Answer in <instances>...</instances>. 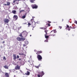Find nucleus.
Masks as SVG:
<instances>
[{
	"label": "nucleus",
	"instance_id": "obj_2",
	"mask_svg": "<svg viewBox=\"0 0 77 77\" xmlns=\"http://www.w3.org/2000/svg\"><path fill=\"white\" fill-rule=\"evenodd\" d=\"M37 58L38 59V60L39 61H41V60L42 59V56L40 55H38L37 56Z\"/></svg>",
	"mask_w": 77,
	"mask_h": 77
},
{
	"label": "nucleus",
	"instance_id": "obj_18",
	"mask_svg": "<svg viewBox=\"0 0 77 77\" xmlns=\"http://www.w3.org/2000/svg\"><path fill=\"white\" fill-rule=\"evenodd\" d=\"M12 12L13 13V14H16V11L13 10L12 11Z\"/></svg>",
	"mask_w": 77,
	"mask_h": 77
},
{
	"label": "nucleus",
	"instance_id": "obj_14",
	"mask_svg": "<svg viewBox=\"0 0 77 77\" xmlns=\"http://www.w3.org/2000/svg\"><path fill=\"white\" fill-rule=\"evenodd\" d=\"M40 53H42V51H37V53H36V54H37V55H38Z\"/></svg>",
	"mask_w": 77,
	"mask_h": 77
},
{
	"label": "nucleus",
	"instance_id": "obj_6",
	"mask_svg": "<svg viewBox=\"0 0 77 77\" xmlns=\"http://www.w3.org/2000/svg\"><path fill=\"white\" fill-rule=\"evenodd\" d=\"M22 33H23L24 35V36H26L27 35V32L26 31H24L22 32Z\"/></svg>",
	"mask_w": 77,
	"mask_h": 77
},
{
	"label": "nucleus",
	"instance_id": "obj_43",
	"mask_svg": "<svg viewBox=\"0 0 77 77\" xmlns=\"http://www.w3.org/2000/svg\"><path fill=\"white\" fill-rule=\"evenodd\" d=\"M19 60H21V59L20 58V59H19Z\"/></svg>",
	"mask_w": 77,
	"mask_h": 77
},
{
	"label": "nucleus",
	"instance_id": "obj_24",
	"mask_svg": "<svg viewBox=\"0 0 77 77\" xmlns=\"http://www.w3.org/2000/svg\"><path fill=\"white\" fill-rule=\"evenodd\" d=\"M34 1H35V0H30L31 3H34Z\"/></svg>",
	"mask_w": 77,
	"mask_h": 77
},
{
	"label": "nucleus",
	"instance_id": "obj_35",
	"mask_svg": "<svg viewBox=\"0 0 77 77\" xmlns=\"http://www.w3.org/2000/svg\"><path fill=\"white\" fill-rule=\"evenodd\" d=\"M19 56L17 55V59H18V58H19Z\"/></svg>",
	"mask_w": 77,
	"mask_h": 77
},
{
	"label": "nucleus",
	"instance_id": "obj_39",
	"mask_svg": "<svg viewBox=\"0 0 77 77\" xmlns=\"http://www.w3.org/2000/svg\"><path fill=\"white\" fill-rule=\"evenodd\" d=\"M68 30H69V31L70 30V28H69L68 29Z\"/></svg>",
	"mask_w": 77,
	"mask_h": 77
},
{
	"label": "nucleus",
	"instance_id": "obj_15",
	"mask_svg": "<svg viewBox=\"0 0 77 77\" xmlns=\"http://www.w3.org/2000/svg\"><path fill=\"white\" fill-rule=\"evenodd\" d=\"M13 56L14 57V60H16V59H17V57H16V55L15 54H14L13 55Z\"/></svg>",
	"mask_w": 77,
	"mask_h": 77
},
{
	"label": "nucleus",
	"instance_id": "obj_22",
	"mask_svg": "<svg viewBox=\"0 0 77 77\" xmlns=\"http://www.w3.org/2000/svg\"><path fill=\"white\" fill-rule=\"evenodd\" d=\"M52 31H53V32H54V33H56L57 32V31H56V29L53 30H52Z\"/></svg>",
	"mask_w": 77,
	"mask_h": 77
},
{
	"label": "nucleus",
	"instance_id": "obj_50",
	"mask_svg": "<svg viewBox=\"0 0 77 77\" xmlns=\"http://www.w3.org/2000/svg\"><path fill=\"white\" fill-rule=\"evenodd\" d=\"M33 28H34V27H33Z\"/></svg>",
	"mask_w": 77,
	"mask_h": 77
},
{
	"label": "nucleus",
	"instance_id": "obj_37",
	"mask_svg": "<svg viewBox=\"0 0 77 77\" xmlns=\"http://www.w3.org/2000/svg\"><path fill=\"white\" fill-rule=\"evenodd\" d=\"M34 51H35V52H37V51H36V50L35 49L34 50Z\"/></svg>",
	"mask_w": 77,
	"mask_h": 77
},
{
	"label": "nucleus",
	"instance_id": "obj_26",
	"mask_svg": "<svg viewBox=\"0 0 77 77\" xmlns=\"http://www.w3.org/2000/svg\"><path fill=\"white\" fill-rule=\"evenodd\" d=\"M19 54V55H24V54H23V53H20Z\"/></svg>",
	"mask_w": 77,
	"mask_h": 77
},
{
	"label": "nucleus",
	"instance_id": "obj_42",
	"mask_svg": "<svg viewBox=\"0 0 77 77\" xmlns=\"http://www.w3.org/2000/svg\"><path fill=\"white\" fill-rule=\"evenodd\" d=\"M5 41H3V42H2V43H3V44H4V43H5Z\"/></svg>",
	"mask_w": 77,
	"mask_h": 77
},
{
	"label": "nucleus",
	"instance_id": "obj_51",
	"mask_svg": "<svg viewBox=\"0 0 77 77\" xmlns=\"http://www.w3.org/2000/svg\"><path fill=\"white\" fill-rule=\"evenodd\" d=\"M32 23H33V22H32Z\"/></svg>",
	"mask_w": 77,
	"mask_h": 77
},
{
	"label": "nucleus",
	"instance_id": "obj_20",
	"mask_svg": "<svg viewBox=\"0 0 77 77\" xmlns=\"http://www.w3.org/2000/svg\"><path fill=\"white\" fill-rule=\"evenodd\" d=\"M41 74H41V75H42V76H43V75H44V72H43V71L42 72Z\"/></svg>",
	"mask_w": 77,
	"mask_h": 77
},
{
	"label": "nucleus",
	"instance_id": "obj_9",
	"mask_svg": "<svg viewBox=\"0 0 77 77\" xmlns=\"http://www.w3.org/2000/svg\"><path fill=\"white\" fill-rule=\"evenodd\" d=\"M5 77H9V74L8 73H6L4 76Z\"/></svg>",
	"mask_w": 77,
	"mask_h": 77
},
{
	"label": "nucleus",
	"instance_id": "obj_25",
	"mask_svg": "<svg viewBox=\"0 0 77 77\" xmlns=\"http://www.w3.org/2000/svg\"><path fill=\"white\" fill-rule=\"evenodd\" d=\"M24 12V10H21L20 11V13H21V12Z\"/></svg>",
	"mask_w": 77,
	"mask_h": 77
},
{
	"label": "nucleus",
	"instance_id": "obj_5",
	"mask_svg": "<svg viewBox=\"0 0 77 77\" xmlns=\"http://www.w3.org/2000/svg\"><path fill=\"white\" fill-rule=\"evenodd\" d=\"M54 32L53 31H51L50 33V35L49 36H56V35L53 34H54Z\"/></svg>",
	"mask_w": 77,
	"mask_h": 77
},
{
	"label": "nucleus",
	"instance_id": "obj_3",
	"mask_svg": "<svg viewBox=\"0 0 77 77\" xmlns=\"http://www.w3.org/2000/svg\"><path fill=\"white\" fill-rule=\"evenodd\" d=\"M20 66H19L18 65H17L15 67V69L16 70H19V69H20Z\"/></svg>",
	"mask_w": 77,
	"mask_h": 77
},
{
	"label": "nucleus",
	"instance_id": "obj_40",
	"mask_svg": "<svg viewBox=\"0 0 77 77\" xmlns=\"http://www.w3.org/2000/svg\"><path fill=\"white\" fill-rule=\"evenodd\" d=\"M47 41H48L47 40H45V42H47Z\"/></svg>",
	"mask_w": 77,
	"mask_h": 77
},
{
	"label": "nucleus",
	"instance_id": "obj_48",
	"mask_svg": "<svg viewBox=\"0 0 77 77\" xmlns=\"http://www.w3.org/2000/svg\"><path fill=\"white\" fill-rule=\"evenodd\" d=\"M1 57V55H0V57Z\"/></svg>",
	"mask_w": 77,
	"mask_h": 77
},
{
	"label": "nucleus",
	"instance_id": "obj_29",
	"mask_svg": "<svg viewBox=\"0 0 77 77\" xmlns=\"http://www.w3.org/2000/svg\"><path fill=\"white\" fill-rule=\"evenodd\" d=\"M40 29H44V30H45V29H46V28H45L44 27L40 28Z\"/></svg>",
	"mask_w": 77,
	"mask_h": 77
},
{
	"label": "nucleus",
	"instance_id": "obj_13",
	"mask_svg": "<svg viewBox=\"0 0 77 77\" xmlns=\"http://www.w3.org/2000/svg\"><path fill=\"white\" fill-rule=\"evenodd\" d=\"M45 32L46 34L45 35V36H46L47 35H48V34L47 33V32H48V30H47V28L46 29H45Z\"/></svg>",
	"mask_w": 77,
	"mask_h": 77
},
{
	"label": "nucleus",
	"instance_id": "obj_41",
	"mask_svg": "<svg viewBox=\"0 0 77 77\" xmlns=\"http://www.w3.org/2000/svg\"><path fill=\"white\" fill-rule=\"evenodd\" d=\"M32 22V20H31L30 21V22Z\"/></svg>",
	"mask_w": 77,
	"mask_h": 77
},
{
	"label": "nucleus",
	"instance_id": "obj_16",
	"mask_svg": "<svg viewBox=\"0 0 77 77\" xmlns=\"http://www.w3.org/2000/svg\"><path fill=\"white\" fill-rule=\"evenodd\" d=\"M25 74L27 75H30V72H29V71H27L25 73Z\"/></svg>",
	"mask_w": 77,
	"mask_h": 77
},
{
	"label": "nucleus",
	"instance_id": "obj_30",
	"mask_svg": "<svg viewBox=\"0 0 77 77\" xmlns=\"http://www.w3.org/2000/svg\"><path fill=\"white\" fill-rule=\"evenodd\" d=\"M28 27H29V26H31V23H30L29 22L28 23Z\"/></svg>",
	"mask_w": 77,
	"mask_h": 77
},
{
	"label": "nucleus",
	"instance_id": "obj_7",
	"mask_svg": "<svg viewBox=\"0 0 77 77\" xmlns=\"http://www.w3.org/2000/svg\"><path fill=\"white\" fill-rule=\"evenodd\" d=\"M50 23H51V22L50 21H48L47 22V23L46 24V25L48 26V27H50V26H51Z\"/></svg>",
	"mask_w": 77,
	"mask_h": 77
},
{
	"label": "nucleus",
	"instance_id": "obj_34",
	"mask_svg": "<svg viewBox=\"0 0 77 77\" xmlns=\"http://www.w3.org/2000/svg\"><path fill=\"white\" fill-rule=\"evenodd\" d=\"M74 23H75V24H77V21L76 20H75L74 21Z\"/></svg>",
	"mask_w": 77,
	"mask_h": 77
},
{
	"label": "nucleus",
	"instance_id": "obj_46",
	"mask_svg": "<svg viewBox=\"0 0 77 77\" xmlns=\"http://www.w3.org/2000/svg\"><path fill=\"white\" fill-rule=\"evenodd\" d=\"M30 36H32V35H30Z\"/></svg>",
	"mask_w": 77,
	"mask_h": 77
},
{
	"label": "nucleus",
	"instance_id": "obj_27",
	"mask_svg": "<svg viewBox=\"0 0 77 77\" xmlns=\"http://www.w3.org/2000/svg\"><path fill=\"white\" fill-rule=\"evenodd\" d=\"M22 33H21L20 35H19V36H20V37H21V38H23V35H22Z\"/></svg>",
	"mask_w": 77,
	"mask_h": 77
},
{
	"label": "nucleus",
	"instance_id": "obj_8",
	"mask_svg": "<svg viewBox=\"0 0 77 77\" xmlns=\"http://www.w3.org/2000/svg\"><path fill=\"white\" fill-rule=\"evenodd\" d=\"M20 0H14L13 2V3H14L16 2L17 1L16 3L17 5H18L19 4V1H20Z\"/></svg>",
	"mask_w": 77,
	"mask_h": 77
},
{
	"label": "nucleus",
	"instance_id": "obj_17",
	"mask_svg": "<svg viewBox=\"0 0 77 77\" xmlns=\"http://www.w3.org/2000/svg\"><path fill=\"white\" fill-rule=\"evenodd\" d=\"M40 66H41V64H39L38 66H35V67L36 68H38V69H39V68Z\"/></svg>",
	"mask_w": 77,
	"mask_h": 77
},
{
	"label": "nucleus",
	"instance_id": "obj_49",
	"mask_svg": "<svg viewBox=\"0 0 77 77\" xmlns=\"http://www.w3.org/2000/svg\"><path fill=\"white\" fill-rule=\"evenodd\" d=\"M16 7L17 8V6H16Z\"/></svg>",
	"mask_w": 77,
	"mask_h": 77
},
{
	"label": "nucleus",
	"instance_id": "obj_4",
	"mask_svg": "<svg viewBox=\"0 0 77 77\" xmlns=\"http://www.w3.org/2000/svg\"><path fill=\"white\" fill-rule=\"evenodd\" d=\"M32 6V9H37L38 8V5H33Z\"/></svg>",
	"mask_w": 77,
	"mask_h": 77
},
{
	"label": "nucleus",
	"instance_id": "obj_36",
	"mask_svg": "<svg viewBox=\"0 0 77 77\" xmlns=\"http://www.w3.org/2000/svg\"><path fill=\"white\" fill-rule=\"evenodd\" d=\"M26 45H25V44H23V47H26Z\"/></svg>",
	"mask_w": 77,
	"mask_h": 77
},
{
	"label": "nucleus",
	"instance_id": "obj_23",
	"mask_svg": "<svg viewBox=\"0 0 77 77\" xmlns=\"http://www.w3.org/2000/svg\"><path fill=\"white\" fill-rule=\"evenodd\" d=\"M37 77H42V76L41 75H40L39 74H38L37 75Z\"/></svg>",
	"mask_w": 77,
	"mask_h": 77
},
{
	"label": "nucleus",
	"instance_id": "obj_28",
	"mask_svg": "<svg viewBox=\"0 0 77 77\" xmlns=\"http://www.w3.org/2000/svg\"><path fill=\"white\" fill-rule=\"evenodd\" d=\"M3 59L4 60H6V57H3Z\"/></svg>",
	"mask_w": 77,
	"mask_h": 77
},
{
	"label": "nucleus",
	"instance_id": "obj_21",
	"mask_svg": "<svg viewBox=\"0 0 77 77\" xmlns=\"http://www.w3.org/2000/svg\"><path fill=\"white\" fill-rule=\"evenodd\" d=\"M45 38L46 39H48L49 38V35H45Z\"/></svg>",
	"mask_w": 77,
	"mask_h": 77
},
{
	"label": "nucleus",
	"instance_id": "obj_38",
	"mask_svg": "<svg viewBox=\"0 0 77 77\" xmlns=\"http://www.w3.org/2000/svg\"><path fill=\"white\" fill-rule=\"evenodd\" d=\"M34 18H35V17H32V20H34Z\"/></svg>",
	"mask_w": 77,
	"mask_h": 77
},
{
	"label": "nucleus",
	"instance_id": "obj_19",
	"mask_svg": "<svg viewBox=\"0 0 77 77\" xmlns=\"http://www.w3.org/2000/svg\"><path fill=\"white\" fill-rule=\"evenodd\" d=\"M4 68H5V69H8V66H7L6 65H5L3 66Z\"/></svg>",
	"mask_w": 77,
	"mask_h": 77
},
{
	"label": "nucleus",
	"instance_id": "obj_33",
	"mask_svg": "<svg viewBox=\"0 0 77 77\" xmlns=\"http://www.w3.org/2000/svg\"><path fill=\"white\" fill-rule=\"evenodd\" d=\"M66 27L67 28H69V26L68 25H66Z\"/></svg>",
	"mask_w": 77,
	"mask_h": 77
},
{
	"label": "nucleus",
	"instance_id": "obj_1",
	"mask_svg": "<svg viewBox=\"0 0 77 77\" xmlns=\"http://www.w3.org/2000/svg\"><path fill=\"white\" fill-rule=\"evenodd\" d=\"M17 40L18 41H24L25 38H23L18 37L16 38Z\"/></svg>",
	"mask_w": 77,
	"mask_h": 77
},
{
	"label": "nucleus",
	"instance_id": "obj_11",
	"mask_svg": "<svg viewBox=\"0 0 77 77\" xmlns=\"http://www.w3.org/2000/svg\"><path fill=\"white\" fill-rule=\"evenodd\" d=\"M5 6H9L11 5V3L9 2H7V4H4Z\"/></svg>",
	"mask_w": 77,
	"mask_h": 77
},
{
	"label": "nucleus",
	"instance_id": "obj_32",
	"mask_svg": "<svg viewBox=\"0 0 77 77\" xmlns=\"http://www.w3.org/2000/svg\"><path fill=\"white\" fill-rule=\"evenodd\" d=\"M62 26H59V29H62Z\"/></svg>",
	"mask_w": 77,
	"mask_h": 77
},
{
	"label": "nucleus",
	"instance_id": "obj_44",
	"mask_svg": "<svg viewBox=\"0 0 77 77\" xmlns=\"http://www.w3.org/2000/svg\"><path fill=\"white\" fill-rule=\"evenodd\" d=\"M23 2H24V1H25V0H23Z\"/></svg>",
	"mask_w": 77,
	"mask_h": 77
},
{
	"label": "nucleus",
	"instance_id": "obj_47",
	"mask_svg": "<svg viewBox=\"0 0 77 77\" xmlns=\"http://www.w3.org/2000/svg\"><path fill=\"white\" fill-rule=\"evenodd\" d=\"M21 8H20V9H19L20 10H21Z\"/></svg>",
	"mask_w": 77,
	"mask_h": 77
},
{
	"label": "nucleus",
	"instance_id": "obj_12",
	"mask_svg": "<svg viewBox=\"0 0 77 77\" xmlns=\"http://www.w3.org/2000/svg\"><path fill=\"white\" fill-rule=\"evenodd\" d=\"M4 22L5 23H9V20H4Z\"/></svg>",
	"mask_w": 77,
	"mask_h": 77
},
{
	"label": "nucleus",
	"instance_id": "obj_10",
	"mask_svg": "<svg viewBox=\"0 0 77 77\" xmlns=\"http://www.w3.org/2000/svg\"><path fill=\"white\" fill-rule=\"evenodd\" d=\"M13 18L15 20H17L18 19V16L17 15H14L13 17Z\"/></svg>",
	"mask_w": 77,
	"mask_h": 77
},
{
	"label": "nucleus",
	"instance_id": "obj_45",
	"mask_svg": "<svg viewBox=\"0 0 77 77\" xmlns=\"http://www.w3.org/2000/svg\"><path fill=\"white\" fill-rule=\"evenodd\" d=\"M71 28V26H70L69 27V28Z\"/></svg>",
	"mask_w": 77,
	"mask_h": 77
},
{
	"label": "nucleus",
	"instance_id": "obj_31",
	"mask_svg": "<svg viewBox=\"0 0 77 77\" xmlns=\"http://www.w3.org/2000/svg\"><path fill=\"white\" fill-rule=\"evenodd\" d=\"M26 18V16H23L22 17V18L23 19H24V18Z\"/></svg>",
	"mask_w": 77,
	"mask_h": 77
}]
</instances>
